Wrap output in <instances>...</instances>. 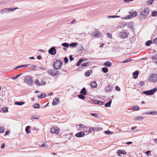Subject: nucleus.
<instances>
[{"instance_id":"8","label":"nucleus","mask_w":157,"mask_h":157,"mask_svg":"<svg viewBox=\"0 0 157 157\" xmlns=\"http://www.w3.org/2000/svg\"><path fill=\"white\" fill-rule=\"evenodd\" d=\"M85 135V133L83 132H80L76 133L75 136L77 137H81Z\"/></svg>"},{"instance_id":"42","label":"nucleus","mask_w":157,"mask_h":157,"mask_svg":"<svg viewBox=\"0 0 157 157\" xmlns=\"http://www.w3.org/2000/svg\"><path fill=\"white\" fill-rule=\"evenodd\" d=\"M120 16L117 15H113V16H108V18H116V17H120Z\"/></svg>"},{"instance_id":"24","label":"nucleus","mask_w":157,"mask_h":157,"mask_svg":"<svg viewBox=\"0 0 157 157\" xmlns=\"http://www.w3.org/2000/svg\"><path fill=\"white\" fill-rule=\"evenodd\" d=\"M25 103V102L23 101H16L14 104L16 105H21L24 104Z\"/></svg>"},{"instance_id":"17","label":"nucleus","mask_w":157,"mask_h":157,"mask_svg":"<svg viewBox=\"0 0 157 157\" xmlns=\"http://www.w3.org/2000/svg\"><path fill=\"white\" fill-rule=\"evenodd\" d=\"M86 59L85 58L80 59L78 61V62H77V63L76 64V66H79L80 65L81 63L82 62H83L84 61V60H86Z\"/></svg>"},{"instance_id":"57","label":"nucleus","mask_w":157,"mask_h":157,"mask_svg":"<svg viewBox=\"0 0 157 157\" xmlns=\"http://www.w3.org/2000/svg\"><path fill=\"white\" fill-rule=\"evenodd\" d=\"M48 145L45 144H42L41 146V147H44L45 148H47L48 147Z\"/></svg>"},{"instance_id":"13","label":"nucleus","mask_w":157,"mask_h":157,"mask_svg":"<svg viewBox=\"0 0 157 157\" xmlns=\"http://www.w3.org/2000/svg\"><path fill=\"white\" fill-rule=\"evenodd\" d=\"M145 114L146 115H157V111H153L151 112H146L145 113Z\"/></svg>"},{"instance_id":"45","label":"nucleus","mask_w":157,"mask_h":157,"mask_svg":"<svg viewBox=\"0 0 157 157\" xmlns=\"http://www.w3.org/2000/svg\"><path fill=\"white\" fill-rule=\"evenodd\" d=\"M155 0H149L147 2V3L148 5H151L153 3V2Z\"/></svg>"},{"instance_id":"35","label":"nucleus","mask_w":157,"mask_h":157,"mask_svg":"<svg viewBox=\"0 0 157 157\" xmlns=\"http://www.w3.org/2000/svg\"><path fill=\"white\" fill-rule=\"evenodd\" d=\"M78 97L79 99H83L85 98V97L82 94H78Z\"/></svg>"},{"instance_id":"54","label":"nucleus","mask_w":157,"mask_h":157,"mask_svg":"<svg viewBox=\"0 0 157 157\" xmlns=\"http://www.w3.org/2000/svg\"><path fill=\"white\" fill-rule=\"evenodd\" d=\"M4 129L3 127H0V133H2L4 132Z\"/></svg>"},{"instance_id":"49","label":"nucleus","mask_w":157,"mask_h":157,"mask_svg":"<svg viewBox=\"0 0 157 157\" xmlns=\"http://www.w3.org/2000/svg\"><path fill=\"white\" fill-rule=\"evenodd\" d=\"M90 75V73L89 71L86 72L85 74V75L87 77H89Z\"/></svg>"},{"instance_id":"47","label":"nucleus","mask_w":157,"mask_h":157,"mask_svg":"<svg viewBox=\"0 0 157 157\" xmlns=\"http://www.w3.org/2000/svg\"><path fill=\"white\" fill-rule=\"evenodd\" d=\"M152 59L153 60H156L157 59V54L151 57Z\"/></svg>"},{"instance_id":"59","label":"nucleus","mask_w":157,"mask_h":157,"mask_svg":"<svg viewBox=\"0 0 157 157\" xmlns=\"http://www.w3.org/2000/svg\"><path fill=\"white\" fill-rule=\"evenodd\" d=\"M41 84V85H45V84H46V82H44L43 81V79H42L41 81V82H40Z\"/></svg>"},{"instance_id":"22","label":"nucleus","mask_w":157,"mask_h":157,"mask_svg":"<svg viewBox=\"0 0 157 157\" xmlns=\"http://www.w3.org/2000/svg\"><path fill=\"white\" fill-rule=\"evenodd\" d=\"M0 13L1 14H3L5 13H9L8 8H4L0 11Z\"/></svg>"},{"instance_id":"37","label":"nucleus","mask_w":157,"mask_h":157,"mask_svg":"<svg viewBox=\"0 0 157 157\" xmlns=\"http://www.w3.org/2000/svg\"><path fill=\"white\" fill-rule=\"evenodd\" d=\"M89 63L90 62L83 63L81 64V66L82 67H86L87 66H89Z\"/></svg>"},{"instance_id":"58","label":"nucleus","mask_w":157,"mask_h":157,"mask_svg":"<svg viewBox=\"0 0 157 157\" xmlns=\"http://www.w3.org/2000/svg\"><path fill=\"white\" fill-rule=\"evenodd\" d=\"M69 59L71 61H72L74 59V58L73 57L72 55H71L69 56Z\"/></svg>"},{"instance_id":"2","label":"nucleus","mask_w":157,"mask_h":157,"mask_svg":"<svg viewBox=\"0 0 157 157\" xmlns=\"http://www.w3.org/2000/svg\"><path fill=\"white\" fill-rule=\"evenodd\" d=\"M24 81L29 86H32L33 85V79L30 76H26L25 78Z\"/></svg>"},{"instance_id":"4","label":"nucleus","mask_w":157,"mask_h":157,"mask_svg":"<svg viewBox=\"0 0 157 157\" xmlns=\"http://www.w3.org/2000/svg\"><path fill=\"white\" fill-rule=\"evenodd\" d=\"M149 80L152 82L157 81V74H151L149 78Z\"/></svg>"},{"instance_id":"20","label":"nucleus","mask_w":157,"mask_h":157,"mask_svg":"<svg viewBox=\"0 0 157 157\" xmlns=\"http://www.w3.org/2000/svg\"><path fill=\"white\" fill-rule=\"evenodd\" d=\"M29 65H30L29 64H24V65H21L18 66L16 67L15 68H14V70L17 69H18L20 68L26 67H27Z\"/></svg>"},{"instance_id":"9","label":"nucleus","mask_w":157,"mask_h":157,"mask_svg":"<svg viewBox=\"0 0 157 157\" xmlns=\"http://www.w3.org/2000/svg\"><path fill=\"white\" fill-rule=\"evenodd\" d=\"M59 102V98H56L54 99L52 104L53 105H57L58 103Z\"/></svg>"},{"instance_id":"41","label":"nucleus","mask_w":157,"mask_h":157,"mask_svg":"<svg viewBox=\"0 0 157 157\" xmlns=\"http://www.w3.org/2000/svg\"><path fill=\"white\" fill-rule=\"evenodd\" d=\"M37 117H35L34 116H32L31 118L30 119L31 120L34 119H39L40 117L38 115L37 116Z\"/></svg>"},{"instance_id":"26","label":"nucleus","mask_w":157,"mask_h":157,"mask_svg":"<svg viewBox=\"0 0 157 157\" xmlns=\"http://www.w3.org/2000/svg\"><path fill=\"white\" fill-rule=\"evenodd\" d=\"M112 100L111 99V100L109 101V102L106 103L105 105V106L106 107H110L111 106V104L112 103Z\"/></svg>"},{"instance_id":"60","label":"nucleus","mask_w":157,"mask_h":157,"mask_svg":"<svg viewBox=\"0 0 157 157\" xmlns=\"http://www.w3.org/2000/svg\"><path fill=\"white\" fill-rule=\"evenodd\" d=\"M153 42L154 44H157V38L154 39L153 40Z\"/></svg>"},{"instance_id":"52","label":"nucleus","mask_w":157,"mask_h":157,"mask_svg":"<svg viewBox=\"0 0 157 157\" xmlns=\"http://www.w3.org/2000/svg\"><path fill=\"white\" fill-rule=\"evenodd\" d=\"M64 63H67L68 61V59L66 57H65L64 58Z\"/></svg>"},{"instance_id":"56","label":"nucleus","mask_w":157,"mask_h":157,"mask_svg":"<svg viewBox=\"0 0 157 157\" xmlns=\"http://www.w3.org/2000/svg\"><path fill=\"white\" fill-rule=\"evenodd\" d=\"M115 90H117V91H120V90H121V89L120 88V87H118V86H116V87H115Z\"/></svg>"},{"instance_id":"48","label":"nucleus","mask_w":157,"mask_h":157,"mask_svg":"<svg viewBox=\"0 0 157 157\" xmlns=\"http://www.w3.org/2000/svg\"><path fill=\"white\" fill-rule=\"evenodd\" d=\"M2 111L5 113H7L8 112V108L6 107H4L2 109Z\"/></svg>"},{"instance_id":"44","label":"nucleus","mask_w":157,"mask_h":157,"mask_svg":"<svg viewBox=\"0 0 157 157\" xmlns=\"http://www.w3.org/2000/svg\"><path fill=\"white\" fill-rule=\"evenodd\" d=\"M112 133V132L109 130L104 131V133L107 135L111 134Z\"/></svg>"},{"instance_id":"14","label":"nucleus","mask_w":157,"mask_h":157,"mask_svg":"<svg viewBox=\"0 0 157 157\" xmlns=\"http://www.w3.org/2000/svg\"><path fill=\"white\" fill-rule=\"evenodd\" d=\"M48 73L51 75L53 76L56 75V74L55 73V70H49L48 71Z\"/></svg>"},{"instance_id":"34","label":"nucleus","mask_w":157,"mask_h":157,"mask_svg":"<svg viewBox=\"0 0 157 157\" xmlns=\"http://www.w3.org/2000/svg\"><path fill=\"white\" fill-rule=\"evenodd\" d=\"M61 45L63 46L64 47L66 48H68L69 46V44L66 42L62 43Z\"/></svg>"},{"instance_id":"18","label":"nucleus","mask_w":157,"mask_h":157,"mask_svg":"<svg viewBox=\"0 0 157 157\" xmlns=\"http://www.w3.org/2000/svg\"><path fill=\"white\" fill-rule=\"evenodd\" d=\"M81 94L84 95H86V89L85 87H83L81 90L80 91V93Z\"/></svg>"},{"instance_id":"21","label":"nucleus","mask_w":157,"mask_h":157,"mask_svg":"<svg viewBox=\"0 0 157 157\" xmlns=\"http://www.w3.org/2000/svg\"><path fill=\"white\" fill-rule=\"evenodd\" d=\"M91 86L92 88H95L97 87V84L96 82H93L90 83Z\"/></svg>"},{"instance_id":"55","label":"nucleus","mask_w":157,"mask_h":157,"mask_svg":"<svg viewBox=\"0 0 157 157\" xmlns=\"http://www.w3.org/2000/svg\"><path fill=\"white\" fill-rule=\"evenodd\" d=\"M133 108L134 109V110L136 111L140 109V108H139V106H136V107H135V106L133 107Z\"/></svg>"},{"instance_id":"3","label":"nucleus","mask_w":157,"mask_h":157,"mask_svg":"<svg viewBox=\"0 0 157 157\" xmlns=\"http://www.w3.org/2000/svg\"><path fill=\"white\" fill-rule=\"evenodd\" d=\"M157 90V88L155 87L148 90L144 91L143 92V94L147 95H151L155 93L156 92Z\"/></svg>"},{"instance_id":"39","label":"nucleus","mask_w":157,"mask_h":157,"mask_svg":"<svg viewBox=\"0 0 157 157\" xmlns=\"http://www.w3.org/2000/svg\"><path fill=\"white\" fill-rule=\"evenodd\" d=\"M151 15L153 17H156L157 16V11H155L151 13Z\"/></svg>"},{"instance_id":"36","label":"nucleus","mask_w":157,"mask_h":157,"mask_svg":"<svg viewBox=\"0 0 157 157\" xmlns=\"http://www.w3.org/2000/svg\"><path fill=\"white\" fill-rule=\"evenodd\" d=\"M133 22H130L128 25V27L129 28H131V29L132 30H133L132 27L133 26Z\"/></svg>"},{"instance_id":"11","label":"nucleus","mask_w":157,"mask_h":157,"mask_svg":"<svg viewBox=\"0 0 157 157\" xmlns=\"http://www.w3.org/2000/svg\"><path fill=\"white\" fill-rule=\"evenodd\" d=\"M101 34L100 32L98 31H96L95 32H94L92 34V36H100Z\"/></svg>"},{"instance_id":"40","label":"nucleus","mask_w":157,"mask_h":157,"mask_svg":"<svg viewBox=\"0 0 157 157\" xmlns=\"http://www.w3.org/2000/svg\"><path fill=\"white\" fill-rule=\"evenodd\" d=\"M22 74L21 73L20 74H19V75H18L15 76H13V77H12V78L13 79H16L18 77H19L20 76H21Z\"/></svg>"},{"instance_id":"10","label":"nucleus","mask_w":157,"mask_h":157,"mask_svg":"<svg viewBox=\"0 0 157 157\" xmlns=\"http://www.w3.org/2000/svg\"><path fill=\"white\" fill-rule=\"evenodd\" d=\"M117 154L118 155L120 156V155L121 154L126 155V154L127 153L124 150H120L117 151Z\"/></svg>"},{"instance_id":"53","label":"nucleus","mask_w":157,"mask_h":157,"mask_svg":"<svg viewBox=\"0 0 157 157\" xmlns=\"http://www.w3.org/2000/svg\"><path fill=\"white\" fill-rule=\"evenodd\" d=\"M107 36L109 38H112V35L111 33H107Z\"/></svg>"},{"instance_id":"62","label":"nucleus","mask_w":157,"mask_h":157,"mask_svg":"<svg viewBox=\"0 0 157 157\" xmlns=\"http://www.w3.org/2000/svg\"><path fill=\"white\" fill-rule=\"evenodd\" d=\"M78 125L79 126L80 128H85V126L82 124H78Z\"/></svg>"},{"instance_id":"6","label":"nucleus","mask_w":157,"mask_h":157,"mask_svg":"<svg viewBox=\"0 0 157 157\" xmlns=\"http://www.w3.org/2000/svg\"><path fill=\"white\" fill-rule=\"evenodd\" d=\"M59 132V129L57 127H53L50 128V132L54 134H58Z\"/></svg>"},{"instance_id":"31","label":"nucleus","mask_w":157,"mask_h":157,"mask_svg":"<svg viewBox=\"0 0 157 157\" xmlns=\"http://www.w3.org/2000/svg\"><path fill=\"white\" fill-rule=\"evenodd\" d=\"M102 71L104 73H106L108 72V69L106 67H103L102 68Z\"/></svg>"},{"instance_id":"15","label":"nucleus","mask_w":157,"mask_h":157,"mask_svg":"<svg viewBox=\"0 0 157 157\" xmlns=\"http://www.w3.org/2000/svg\"><path fill=\"white\" fill-rule=\"evenodd\" d=\"M139 72L137 71H136L133 72L132 74L133 77L135 79H136L138 76Z\"/></svg>"},{"instance_id":"63","label":"nucleus","mask_w":157,"mask_h":157,"mask_svg":"<svg viewBox=\"0 0 157 157\" xmlns=\"http://www.w3.org/2000/svg\"><path fill=\"white\" fill-rule=\"evenodd\" d=\"M98 101V100H93L92 101V102L93 103L96 104L97 103V101Z\"/></svg>"},{"instance_id":"19","label":"nucleus","mask_w":157,"mask_h":157,"mask_svg":"<svg viewBox=\"0 0 157 157\" xmlns=\"http://www.w3.org/2000/svg\"><path fill=\"white\" fill-rule=\"evenodd\" d=\"M120 37L123 38H124L127 37V34L126 33L121 32L120 34Z\"/></svg>"},{"instance_id":"27","label":"nucleus","mask_w":157,"mask_h":157,"mask_svg":"<svg viewBox=\"0 0 157 157\" xmlns=\"http://www.w3.org/2000/svg\"><path fill=\"white\" fill-rule=\"evenodd\" d=\"M18 9V8H12V7H10V8H8L9 12L10 11V12H12V11L15 10H16Z\"/></svg>"},{"instance_id":"25","label":"nucleus","mask_w":157,"mask_h":157,"mask_svg":"<svg viewBox=\"0 0 157 157\" xmlns=\"http://www.w3.org/2000/svg\"><path fill=\"white\" fill-rule=\"evenodd\" d=\"M112 88V86L110 85H108L105 88V91L108 92L111 90Z\"/></svg>"},{"instance_id":"5","label":"nucleus","mask_w":157,"mask_h":157,"mask_svg":"<svg viewBox=\"0 0 157 157\" xmlns=\"http://www.w3.org/2000/svg\"><path fill=\"white\" fill-rule=\"evenodd\" d=\"M56 47L53 46L50 48L48 51V53L52 55H54L56 53Z\"/></svg>"},{"instance_id":"12","label":"nucleus","mask_w":157,"mask_h":157,"mask_svg":"<svg viewBox=\"0 0 157 157\" xmlns=\"http://www.w3.org/2000/svg\"><path fill=\"white\" fill-rule=\"evenodd\" d=\"M129 13L131 16H132V18L135 16H136L137 15V13L136 11H133V10H131L129 12Z\"/></svg>"},{"instance_id":"1","label":"nucleus","mask_w":157,"mask_h":157,"mask_svg":"<svg viewBox=\"0 0 157 157\" xmlns=\"http://www.w3.org/2000/svg\"><path fill=\"white\" fill-rule=\"evenodd\" d=\"M63 63L60 60H57L54 63L53 67L55 70H57L60 68Z\"/></svg>"},{"instance_id":"16","label":"nucleus","mask_w":157,"mask_h":157,"mask_svg":"<svg viewBox=\"0 0 157 157\" xmlns=\"http://www.w3.org/2000/svg\"><path fill=\"white\" fill-rule=\"evenodd\" d=\"M112 63L109 61H107L103 64V65L106 67H109L112 65Z\"/></svg>"},{"instance_id":"30","label":"nucleus","mask_w":157,"mask_h":157,"mask_svg":"<svg viewBox=\"0 0 157 157\" xmlns=\"http://www.w3.org/2000/svg\"><path fill=\"white\" fill-rule=\"evenodd\" d=\"M144 116H138L134 118V120H142L144 119Z\"/></svg>"},{"instance_id":"61","label":"nucleus","mask_w":157,"mask_h":157,"mask_svg":"<svg viewBox=\"0 0 157 157\" xmlns=\"http://www.w3.org/2000/svg\"><path fill=\"white\" fill-rule=\"evenodd\" d=\"M83 69V68L82 66L81 67H78L77 70L78 71H82Z\"/></svg>"},{"instance_id":"64","label":"nucleus","mask_w":157,"mask_h":157,"mask_svg":"<svg viewBox=\"0 0 157 157\" xmlns=\"http://www.w3.org/2000/svg\"><path fill=\"white\" fill-rule=\"evenodd\" d=\"M151 152V151H147L145 152V153L147 155H149V154Z\"/></svg>"},{"instance_id":"38","label":"nucleus","mask_w":157,"mask_h":157,"mask_svg":"<svg viewBox=\"0 0 157 157\" xmlns=\"http://www.w3.org/2000/svg\"><path fill=\"white\" fill-rule=\"evenodd\" d=\"M36 65H32L31 66L30 69H31V71H34L35 68H36Z\"/></svg>"},{"instance_id":"28","label":"nucleus","mask_w":157,"mask_h":157,"mask_svg":"<svg viewBox=\"0 0 157 157\" xmlns=\"http://www.w3.org/2000/svg\"><path fill=\"white\" fill-rule=\"evenodd\" d=\"M152 43V42L151 40H149L146 42L145 44L146 46H150L151 44Z\"/></svg>"},{"instance_id":"33","label":"nucleus","mask_w":157,"mask_h":157,"mask_svg":"<svg viewBox=\"0 0 157 157\" xmlns=\"http://www.w3.org/2000/svg\"><path fill=\"white\" fill-rule=\"evenodd\" d=\"M33 107L36 109H38L40 108V105L38 103H35L33 105Z\"/></svg>"},{"instance_id":"23","label":"nucleus","mask_w":157,"mask_h":157,"mask_svg":"<svg viewBox=\"0 0 157 157\" xmlns=\"http://www.w3.org/2000/svg\"><path fill=\"white\" fill-rule=\"evenodd\" d=\"M46 96V95L45 93H43L39 95H38L37 97L40 98H44Z\"/></svg>"},{"instance_id":"7","label":"nucleus","mask_w":157,"mask_h":157,"mask_svg":"<svg viewBox=\"0 0 157 157\" xmlns=\"http://www.w3.org/2000/svg\"><path fill=\"white\" fill-rule=\"evenodd\" d=\"M149 10L148 8H145L141 11L140 14L143 16H145L149 13Z\"/></svg>"},{"instance_id":"46","label":"nucleus","mask_w":157,"mask_h":157,"mask_svg":"<svg viewBox=\"0 0 157 157\" xmlns=\"http://www.w3.org/2000/svg\"><path fill=\"white\" fill-rule=\"evenodd\" d=\"M131 60H131L130 58H129V59H125V60H124L123 61H122L121 63H126L130 61Z\"/></svg>"},{"instance_id":"51","label":"nucleus","mask_w":157,"mask_h":157,"mask_svg":"<svg viewBox=\"0 0 157 157\" xmlns=\"http://www.w3.org/2000/svg\"><path fill=\"white\" fill-rule=\"evenodd\" d=\"M90 115L93 116H94L95 117H98V115L97 113H90Z\"/></svg>"},{"instance_id":"43","label":"nucleus","mask_w":157,"mask_h":157,"mask_svg":"<svg viewBox=\"0 0 157 157\" xmlns=\"http://www.w3.org/2000/svg\"><path fill=\"white\" fill-rule=\"evenodd\" d=\"M35 83L36 84V85H39V86H41V84L39 82V80H35Z\"/></svg>"},{"instance_id":"29","label":"nucleus","mask_w":157,"mask_h":157,"mask_svg":"<svg viewBox=\"0 0 157 157\" xmlns=\"http://www.w3.org/2000/svg\"><path fill=\"white\" fill-rule=\"evenodd\" d=\"M30 126H28L26 127L25 129V130L26 133L27 134H29L30 133Z\"/></svg>"},{"instance_id":"32","label":"nucleus","mask_w":157,"mask_h":157,"mask_svg":"<svg viewBox=\"0 0 157 157\" xmlns=\"http://www.w3.org/2000/svg\"><path fill=\"white\" fill-rule=\"evenodd\" d=\"M69 45V46L71 47H75L78 44L76 42H74V43H72L71 44H70Z\"/></svg>"},{"instance_id":"50","label":"nucleus","mask_w":157,"mask_h":157,"mask_svg":"<svg viewBox=\"0 0 157 157\" xmlns=\"http://www.w3.org/2000/svg\"><path fill=\"white\" fill-rule=\"evenodd\" d=\"M132 16H131L130 14L129 15H128L125 17V19H131L132 18Z\"/></svg>"}]
</instances>
